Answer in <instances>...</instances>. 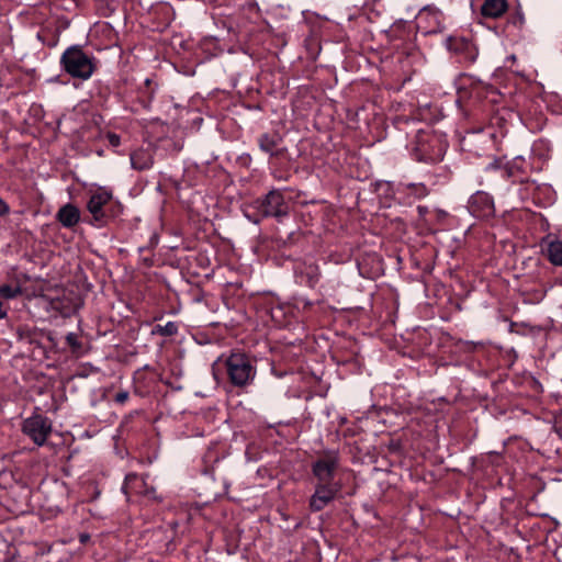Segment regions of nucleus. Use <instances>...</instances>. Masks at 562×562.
<instances>
[{"label": "nucleus", "mask_w": 562, "mask_h": 562, "mask_svg": "<svg viewBox=\"0 0 562 562\" xmlns=\"http://www.w3.org/2000/svg\"><path fill=\"white\" fill-rule=\"evenodd\" d=\"M112 200V192L105 189H99L93 192L88 202L87 209L92 215V224L97 227L105 226L112 215L108 211V205Z\"/></svg>", "instance_id": "7"}, {"label": "nucleus", "mask_w": 562, "mask_h": 562, "mask_svg": "<svg viewBox=\"0 0 562 562\" xmlns=\"http://www.w3.org/2000/svg\"><path fill=\"white\" fill-rule=\"evenodd\" d=\"M8 316V311L3 308V304L0 302V319H3Z\"/></svg>", "instance_id": "28"}, {"label": "nucleus", "mask_w": 562, "mask_h": 562, "mask_svg": "<svg viewBox=\"0 0 562 562\" xmlns=\"http://www.w3.org/2000/svg\"><path fill=\"white\" fill-rule=\"evenodd\" d=\"M131 166L135 170H147L154 165V155L150 149L138 148L130 155Z\"/></svg>", "instance_id": "17"}, {"label": "nucleus", "mask_w": 562, "mask_h": 562, "mask_svg": "<svg viewBox=\"0 0 562 562\" xmlns=\"http://www.w3.org/2000/svg\"><path fill=\"white\" fill-rule=\"evenodd\" d=\"M66 344L70 348L71 352L76 356H81L85 353L83 344L80 340L78 334L68 333L65 337Z\"/></svg>", "instance_id": "22"}, {"label": "nucleus", "mask_w": 562, "mask_h": 562, "mask_svg": "<svg viewBox=\"0 0 562 562\" xmlns=\"http://www.w3.org/2000/svg\"><path fill=\"white\" fill-rule=\"evenodd\" d=\"M526 23L525 14L520 7H517L508 14L506 27L513 31H521Z\"/></svg>", "instance_id": "20"}, {"label": "nucleus", "mask_w": 562, "mask_h": 562, "mask_svg": "<svg viewBox=\"0 0 562 562\" xmlns=\"http://www.w3.org/2000/svg\"><path fill=\"white\" fill-rule=\"evenodd\" d=\"M217 362L223 363L228 382L238 389L254 384L257 376L256 360L244 351H231L222 355Z\"/></svg>", "instance_id": "1"}, {"label": "nucleus", "mask_w": 562, "mask_h": 562, "mask_svg": "<svg viewBox=\"0 0 562 562\" xmlns=\"http://www.w3.org/2000/svg\"><path fill=\"white\" fill-rule=\"evenodd\" d=\"M515 59H516L515 55H512L510 60H515Z\"/></svg>", "instance_id": "35"}, {"label": "nucleus", "mask_w": 562, "mask_h": 562, "mask_svg": "<svg viewBox=\"0 0 562 562\" xmlns=\"http://www.w3.org/2000/svg\"><path fill=\"white\" fill-rule=\"evenodd\" d=\"M131 477H136V475H135V474H128V475H126V477H125V479H126V480H130Z\"/></svg>", "instance_id": "31"}, {"label": "nucleus", "mask_w": 562, "mask_h": 562, "mask_svg": "<svg viewBox=\"0 0 562 562\" xmlns=\"http://www.w3.org/2000/svg\"><path fill=\"white\" fill-rule=\"evenodd\" d=\"M417 211L420 216H425L426 213L428 212V207L425 205H418Z\"/></svg>", "instance_id": "27"}, {"label": "nucleus", "mask_w": 562, "mask_h": 562, "mask_svg": "<svg viewBox=\"0 0 562 562\" xmlns=\"http://www.w3.org/2000/svg\"><path fill=\"white\" fill-rule=\"evenodd\" d=\"M479 0H470L471 8L477 5ZM507 0H483L480 4L479 11L484 19H499L508 11Z\"/></svg>", "instance_id": "15"}, {"label": "nucleus", "mask_w": 562, "mask_h": 562, "mask_svg": "<svg viewBox=\"0 0 562 562\" xmlns=\"http://www.w3.org/2000/svg\"><path fill=\"white\" fill-rule=\"evenodd\" d=\"M86 538H88V535H85V537L81 538V541H85Z\"/></svg>", "instance_id": "32"}, {"label": "nucleus", "mask_w": 562, "mask_h": 562, "mask_svg": "<svg viewBox=\"0 0 562 562\" xmlns=\"http://www.w3.org/2000/svg\"><path fill=\"white\" fill-rule=\"evenodd\" d=\"M341 467V456L338 450L327 449L318 453L311 463V472L316 482L341 483L337 474Z\"/></svg>", "instance_id": "5"}, {"label": "nucleus", "mask_w": 562, "mask_h": 562, "mask_svg": "<svg viewBox=\"0 0 562 562\" xmlns=\"http://www.w3.org/2000/svg\"><path fill=\"white\" fill-rule=\"evenodd\" d=\"M397 192L405 194L407 198H413V200H420L428 195L429 190L423 182H408L400 183Z\"/></svg>", "instance_id": "19"}, {"label": "nucleus", "mask_w": 562, "mask_h": 562, "mask_svg": "<svg viewBox=\"0 0 562 562\" xmlns=\"http://www.w3.org/2000/svg\"><path fill=\"white\" fill-rule=\"evenodd\" d=\"M529 168V162L522 156H516L506 165H502L499 160L495 159L486 166V170L497 171L504 179L518 178L520 175H526Z\"/></svg>", "instance_id": "11"}, {"label": "nucleus", "mask_w": 562, "mask_h": 562, "mask_svg": "<svg viewBox=\"0 0 562 562\" xmlns=\"http://www.w3.org/2000/svg\"><path fill=\"white\" fill-rule=\"evenodd\" d=\"M490 456H491V457H495V458H497V459H499V458H501V454H499L498 452H494V451H493V452H490Z\"/></svg>", "instance_id": "30"}, {"label": "nucleus", "mask_w": 562, "mask_h": 562, "mask_svg": "<svg viewBox=\"0 0 562 562\" xmlns=\"http://www.w3.org/2000/svg\"><path fill=\"white\" fill-rule=\"evenodd\" d=\"M467 207L472 216L481 220L493 217L495 214L493 196L481 190L469 198Z\"/></svg>", "instance_id": "10"}, {"label": "nucleus", "mask_w": 562, "mask_h": 562, "mask_svg": "<svg viewBox=\"0 0 562 562\" xmlns=\"http://www.w3.org/2000/svg\"><path fill=\"white\" fill-rule=\"evenodd\" d=\"M10 212L9 204L0 198V216H4Z\"/></svg>", "instance_id": "26"}, {"label": "nucleus", "mask_w": 562, "mask_h": 562, "mask_svg": "<svg viewBox=\"0 0 562 562\" xmlns=\"http://www.w3.org/2000/svg\"><path fill=\"white\" fill-rule=\"evenodd\" d=\"M142 106L148 111L150 109V100L142 101Z\"/></svg>", "instance_id": "29"}, {"label": "nucleus", "mask_w": 562, "mask_h": 562, "mask_svg": "<svg viewBox=\"0 0 562 562\" xmlns=\"http://www.w3.org/2000/svg\"><path fill=\"white\" fill-rule=\"evenodd\" d=\"M52 422L48 417L41 414H33L23 420L22 431L30 437L36 446L41 447L46 442L47 437L52 432Z\"/></svg>", "instance_id": "8"}, {"label": "nucleus", "mask_w": 562, "mask_h": 562, "mask_svg": "<svg viewBox=\"0 0 562 562\" xmlns=\"http://www.w3.org/2000/svg\"><path fill=\"white\" fill-rule=\"evenodd\" d=\"M179 331L177 322H168L165 325L157 324L151 329L153 336L172 337Z\"/></svg>", "instance_id": "21"}, {"label": "nucleus", "mask_w": 562, "mask_h": 562, "mask_svg": "<svg viewBox=\"0 0 562 562\" xmlns=\"http://www.w3.org/2000/svg\"><path fill=\"white\" fill-rule=\"evenodd\" d=\"M130 397V393L127 391H120L116 393L114 401L115 403L123 405Z\"/></svg>", "instance_id": "25"}, {"label": "nucleus", "mask_w": 562, "mask_h": 562, "mask_svg": "<svg viewBox=\"0 0 562 562\" xmlns=\"http://www.w3.org/2000/svg\"><path fill=\"white\" fill-rule=\"evenodd\" d=\"M86 538H88V535H85V537L81 538V541H85Z\"/></svg>", "instance_id": "34"}, {"label": "nucleus", "mask_w": 562, "mask_h": 562, "mask_svg": "<svg viewBox=\"0 0 562 562\" xmlns=\"http://www.w3.org/2000/svg\"><path fill=\"white\" fill-rule=\"evenodd\" d=\"M293 270L295 282L310 289H314L322 277L318 265L312 261H296Z\"/></svg>", "instance_id": "13"}, {"label": "nucleus", "mask_w": 562, "mask_h": 562, "mask_svg": "<svg viewBox=\"0 0 562 562\" xmlns=\"http://www.w3.org/2000/svg\"><path fill=\"white\" fill-rule=\"evenodd\" d=\"M283 137L279 132L262 133L257 138L259 149L270 157H280L284 154L285 148L282 147Z\"/></svg>", "instance_id": "14"}, {"label": "nucleus", "mask_w": 562, "mask_h": 562, "mask_svg": "<svg viewBox=\"0 0 562 562\" xmlns=\"http://www.w3.org/2000/svg\"><path fill=\"white\" fill-rule=\"evenodd\" d=\"M417 32L423 35H434L445 30V15L432 4L423 7L415 16Z\"/></svg>", "instance_id": "6"}, {"label": "nucleus", "mask_w": 562, "mask_h": 562, "mask_svg": "<svg viewBox=\"0 0 562 562\" xmlns=\"http://www.w3.org/2000/svg\"><path fill=\"white\" fill-rule=\"evenodd\" d=\"M56 218L64 227L71 228L79 223L80 211L76 205L67 203L58 210Z\"/></svg>", "instance_id": "18"}, {"label": "nucleus", "mask_w": 562, "mask_h": 562, "mask_svg": "<svg viewBox=\"0 0 562 562\" xmlns=\"http://www.w3.org/2000/svg\"><path fill=\"white\" fill-rule=\"evenodd\" d=\"M106 139L112 147H119L121 145V136L115 133H108Z\"/></svg>", "instance_id": "24"}, {"label": "nucleus", "mask_w": 562, "mask_h": 562, "mask_svg": "<svg viewBox=\"0 0 562 562\" xmlns=\"http://www.w3.org/2000/svg\"><path fill=\"white\" fill-rule=\"evenodd\" d=\"M448 50L462 56L463 60L473 64L479 55L475 44L467 37L452 35L445 41Z\"/></svg>", "instance_id": "12"}, {"label": "nucleus", "mask_w": 562, "mask_h": 562, "mask_svg": "<svg viewBox=\"0 0 562 562\" xmlns=\"http://www.w3.org/2000/svg\"><path fill=\"white\" fill-rule=\"evenodd\" d=\"M342 490V483L316 482L314 493L310 497V509L317 513L333 503Z\"/></svg>", "instance_id": "9"}, {"label": "nucleus", "mask_w": 562, "mask_h": 562, "mask_svg": "<svg viewBox=\"0 0 562 562\" xmlns=\"http://www.w3.org/2000/svg\"><path fill=\"white\" fill-rule=\"evenodd\" d=\"M22 293V290L19 285L12 286L10 284L0 285V296L5 300H11L19 296Z\"/></svg>", "instance_id": "23"}, {"label": "nucleus", "mask_w": 562, "mask_h": 562, "mask_svg": "<svg viewBox=\"0 0 562 562\" xmlns=\"http://www.w3.org/2000/svg\"><path fill=\"white\" fill-rule=\"evenodd\" d=\"M448 148V142L442 134L429 126L416 132L413 143V156L416 160L426 164L440 162Z\"/></svg>", "instance_id": "2"}, {"label": "nucleus", "mask_w": 562, "mask_h": 562, "mask_svg": "<svg viewBox=\"0 0 562 562\" xmlns=\"http://www.w3.org/2000/svg\"><path fill=\"white\" fill-rule=\"evenodd\" d=\"M86 538H88V535H85V537L81 538V541H85Z\"/></svg>", "instance_id": "33"}, {"label": "nucleus", "mask_w": 562, "mask_h": 562, "mask_svg": "<svg viewBox=\"0 0 562 562\" xmlns=\"http://www.w3.org/2000/svg\"><path fill=\"white\" fill-rule=\"evenodd\" d=\"M257 215L247 216L252 223L258 224L263 217H274L281 221L289 215V205L280 189L270 190L263 198L254 202Z\"/></svg>", "instance_id": "4"}, {"label": "nucleus", "mask_w": 562, "mask_h": 562, "mask_svg": "<svg viewBox=\"0 0 562 562\" xmlns=\"http://www.w3.org/2000/svg\"><path fill=\"white\" fill-rule=\"evenodd\" d=\"M60 66L66 74L81 80H88L95 70L94 58L80 45L66 48L60 57Z\"/></svg>", "instance_id": "3"}, {"label": "nucleus", "mask_w": 562, "mask_h": 562, "mask_svg": "<svg viewBox=\"0 0 562 562\" xmlns=\"http://www.w3.org/2000/svg\"><path fill=\"white\" fill-rule=\"evenodd\" d=\"M542 251L549 262L555 267H562V240L555 239H543Z\"/></svg>", "instance_id": "16"}]
</instances>
